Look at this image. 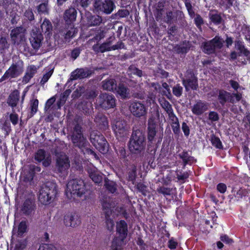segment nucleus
I'll list each match as a JSON object with an SVG mask.
<instances>
[{
	"label": "nucleus",
	"mask_w": 250,
	"mask_h": 250,
	"mask_svg": "<svg viewBox=\"0 0 250 250\" xmlns=\"http://www.w3.org/2000/svg\"><path fill=\"white\" fill-rule=\"evenodd\" d=\"M146 145V137L143 131L133 128L129 141L130 151L133 154H139L145 150Z\"/></svg>",
	"instance_id": "1"
},
{
	"label": "nucleus",
	"mask_w": 250,
	"mask_h": 250,
	"mask_svg": "<svg viewBox=\"0 0 250 250\" xmlns=\"http://www.w3.org/2000/svg\"><path fill=\"white\" fill-rule=\"evenodd\" d=\"M57 193L56 184L51 182H47L42 186L39 190V200L42 204H49L54 201Z\"/></svg>",
	"instance_id": "2"
},
{
	"label": "nucleus",
	"mask_w": 250,
	"mask_h": 250,
	"mask_svg": "<svg viewBox=\"0 0 250 250\" xmlns=\"http://www.w3.org/2000/svg\"><path fill=\"white\" fill-rule=\"evenodd\" d=\"M116 231L118 236L112 242L111 250H121L122 247L125 245V240L127 234V225L124 220L117 223Z\"/></svg>",
	"instance_id": "3"
},
{
	"label": "nucleus",
	"mask_w": 250,
	"mask_h": 250,
	"mask_svg": "<svg viewBox=\"0 0 250 250\" xmlns=\"http://www.w3.org/2000/svg\"><path fill=\"white\" fill-rule=\"evenodd\" d=\"M71 140L74 145L78 147L82 151L89 146L88 141L82 133V127L78 124H76L73 128Z\"/></svg>",
	"instance_id": "4"
},
{
	"label": "nucleus",
	"mask_w": 250,
	"mask_h": 250,
	"mask_svg": "<svg viewBox=\"0 0 250 250\" xmlns=\"http://www.w3.org/2000/svg\"><path fill=\"white\" fill-rule=\"evenodd\" d=\"M90 140L95 147L103 154L108 150L109 145L104 137L99 132L93 130L90 135Z\"/></svg>",
	"instance_id": "5"
},
{
	"label": "nucleus",
	"mask_w": 250,
	"mask_h": 250,
	"mask_svg": "<svg viewBox=\"0 0 250 250\" xmlns=\"http://www.w3.org/2000/svg\"><path fill=\"white\" fill-rule=\"evenodd\" d=\"M86 189L84 182L82 179H75L69 181L66 186V192L78 197H81L85 193Z\"/></svg>",
	"instance_id": "6"
},
{
	"label": "nucleus",
	"mask_w": 250,
	"mask_h": 250,
	"mask_svg": "<svg viewBox=\"0 0 250 250\" xmlns=\"http://www.w3.org/2000/svg\"><path fill=\"white\" fill-rule=\"evenodd\" d=\"M112 128L118 140L123 141L129 133V127L124 120H115L112 122Z\"/></svg>",
	"instance_id": "7"
},
{
	"label": "nucleus",
	"mask_w": 250,
	"mask_h": 250,
	"mask_svg": "<svg viewBox=\"0 0 250 250\" xmlns=\"http://www.w3.org/2000/svg\"><path fill=\"white\" fill-rule=\"evenodd\" d=\"M217 100L221 105L224 106L227 102L234 104L239 101L242 95L238 93H230L225 90H219L217 93Z\"/></svg>",
	"instance_id": "8"
},
{
	"label": "nucleus",
	"mask_w": 250,
	"mask_h": 250,
	"mask_svg": "<svg viewBox=\"0 0 250 250\" xmlns=\"http://www.w3.org/2000/svg\"><path fill=\"white\" fill-rule=\"evenodd\" d=\"M70 166V161L66 155L64 153H60L57 155L56 168L60 175L66 176L68 173Z\"/></svg>",
	"instance_id": "9"
},
{
	"label": "nucleus",
	"mask_w": 250,
	"mask_h": 250,
	"mask_svg": "<svg viewBox=\"0 0 250 250\" xmlns=\"http://www.w3.org/2000/svg\"><path fill=\"white\" fill-rule=\"evenodd\" d=\"M224 42L222 38L216 36L210 41L203 43V51L208 54L214 53L216 49L222 48Z\"/></svg>",
	"instance_id": "10"
},
{
	"label": "nucleus",
	"mask_w": 250,
	"mask_h": 250,
	"mask_svg": "<svg viewBox=\"0 0 250 250\" xmlns=\"http://www.w3.org/2000/svg\"><path fill=\"white\" fill-rule=\"evenodd\" d=\"M98 103L101 108L108 109L115 106L116 99L112 94L102 93L98 97Z\"/></svg>",
	"instance_id": "11"
},
{
	"label": "nucleus",
	"mask_w": 250,
	"mask_h": 250,
	"mask_svg": "<svg viewBox=\"0 0 250 250\" xmlns=\"http://www.w3.org/2000/svg\"><path fill=\"white\" fill-rule=\"evenodd\" d=\"M94 7L97 12H101L108 15L111 13L115 8V5L112 0H95L93 4Z\"/></svg>",
	"instance_id": "12"
},
{
	"label": "nucleus",
	"mask_w": 250,
	"mask_h": 250,
	"mask_svg": "<svg viewBox=\"0 0 250 250\" xmlns=\"http://www.w3.org/2000/svg\"><path fill=\"white\" fill-rule=\"evenodd\" d=\"M26 29L22 26L16 27L11 30L10 33L11 40L15 45H19L25 40Z\"/></svg>",
	"instance_id": "13"
},
{
	"label": "nucleus",
	"mask_w": 250,
	"mask_h": 250,
	"mask_svg": "<svg viewBox=\"0 0 250 250\" xmlns=\"http://www.w3.org/2000/svg\"><path fill=\"white\" fill-rule=\"evenodd\" d=\"M23 71L22 66L17 63H13L0 79V83L8 78H16L20 76Z\"/></svg>",
	"instance_id": "14"
},
{
	"label": "nucleus",
	"mask_w": 250,
	"mask_h": 250,
	"mask_svg": "<svg viewBox=\"0 0 250 250\" xmlns=\"http://www.w3.org/2000/svg\"><path fill=\"white\" fill-rule=\"evenodd\" d=\"M43 39L42 34L39 29L35 28L32 30L29 40L34 50L37 51L39 49L42 45Z\"/></svg>",
	"instance_id": "15"
},
{
	"label": "nucleus",
	"mask_w": 250,
	"mask_h": 250,
	"mask_svg": "<svg viewBox=\"0 0 250 250\" xmlns=\"http://www.w3.org/2000/svg\"><path fill=\"white\" fill-rule=\"evenodd\" d=\"M129 110L132 115L137 118L145 116L147 113L145 105L139 101L132 102L129 106Z\"/></svg>",
	"instance_id": "16"
},
{
	"label": "nucleus",
	"mask_w": 250,
	"mask_h": 250,
	"mask_svg": "<svg viewBox=\"0 0 250 250\" xmlns=\"http://www.w3.org/2000/svg\"><path fill=\"white\" fill-rule=\"evenodd\" d=\"M63 223L66 227L75 228L81 224V220L77 213L68 212L63 217Z\"/></svg>",
	"instance_id": "17"
},
{
	"label": "nucleus",
	"mask_w": 250,
	"mask_h": 250,
	"mask_svg": "<svg viewBox=\"0 0 250 250\" xmlns=\"http://www.w3.org/2000/svg\"><path fill=\"white\" fill-rule=\"evenodd\" d=\"M186 79L182 80L183 84L184 85L187 91L189 90V88L193 90H196L198 87V84L197 78L191 72H188V76Z\"/></svg>",
	"instance_id": "18"
},
{
	"label": "nucleus",
	"mask_w": 250,
	"mask_h": 250,
	"mask_svg": "<svg viewBox=\"0 0 250 250\" xmlns=\"http://www.w3.org/2000/svg\"><path fill=\"white\" fill-rule=\"evenodd\" d=\"M155 120V118L153 116L149 117L148 120L147 140L149 141L156 140V124Z\"/></svg>",
	"instance_id": "19"
},
{
	"label": "nucleus",
	"mask_w": 250,
	"mask_h": 250,
	"mask_svg": "<svg viewBox=\"0 0 250 250\" xmlns=\"http://www.w3.org/2000/svg\"><path fill=\"white\" fill-rule=\"evenodd\" d=\"M208 104L205 101L197 100L192 106V113L197 116H200L208 109Z\"/></svg>",
	"instance_id": "20"
},
{
	"label": "nucleus",
	"mask_w": 250,
	"mask_h": 250,
	"mask_svg": "<svg viewBox=\"0 0 250 250\" xmlns=\"http://www.w3.org/2000/svg\"><path fill=\"white\" fill-rule=\"evenodd\" d=\"M92 72L88 68H77L71 73V80L81 79L89 77Z\"/></svg>",
	"instance_id": "21"
},
{
	"label": "nucleus",
	"mask_w": 250,
	"mask_h": 250,
	"mask_svg": "<svg viewBox=\"0 0 250 250\" xmlns=\"http://www.w3.org/2000/svg\"><path fill=\"white\" fill-rule=\"evenodd\" d=\"M117 82L111 77L106 79L101 82V87L104 90L114 92L116 89Z\"/></svg>",
	"instance_id": "22"
},
{
	"label": "nucleus",
	"mask_w": 250,
	"mask_h": 250,
	"mask_svg": "<svg viewBox=\"0 0 250 250\" xmlns=\"http://www.w3.org/2000/svg\"><path fill=\"white\" fill-rule=\"evenodd\" d=\"M35 208V202L30 199H27L24 202L21 210L24 214L29 215L34 212Z\"/></svg>",
	"instance_id": "23"
},
{
	"label": "nucleus",
	"mask_w": 250,
	"mask_h": 250,
	"mask_svg": "<svg viewBox=\"0 0 250 250\" xmlns=\"http://www.w3.org/2000/svg\"><path fill=\"white\" fill-rule=\"evenodd\" d=\"M87 172L90 178L94 183L99 184L102 181V175L95 167L93 166H89L87 168Z\"/></svg>",
	"instance_id": "24"
},
{
	"label": "nucleus",
	"mask_w": 250,
	"mask_h": 250,
	"mask_svg": "<svg viewBox=\"0 0 250 250\" xmlns=\"http://www.w3.org/2000/svg\"><path fill=\"white\" fill-rule=\"evenodd\" d=\"M86 24L88 27L98 26L103 21L102 18L98 15H93L90 13L86 14Z\"/></svg>",
	"instance_id": "25"
},
{
	"label": "nucleus",
	"mask_w": 250,
	"mask_h": 250,
	"mask_svg": "<svg viewBox=\"0 0 250 250\" xmlns=\"http://www.w3.org/2000/svg\"><path fill=\"white\" fill-rule=\"evenodd\" d=\"M77 11L75 8L70 7L66 9L63 15L64 20L67 22H72L76 20Z\"/></svg>",
	"instance_id": "26"
},
{
	"label": "nucleus",
	"mask_w": 250,
	"mask_h": 250,
	"mask_svg": "<svg viewBox=\"0 0 250 250\" xmlns=\"http://www.w3.org/2000/svg\"><path fill=\"white\" fill-rule=\"evenodd\" d=\"M37 72V68L34 65L29 66L24 76L22 78V83H28L32 78L35 75Z\"/></svg>",
	"instance_id": "27"
},
{
	"label": "nucleus",
	"mask_w": 250,
	"mask_h": 250,
	"mask_svg": "<svg viewBox=\"0 0 250 250\" xmlns=\"http://www.w3.org/2000/svg\"><path fill=\"white\" fill-rule=\"evenodd\" d=\"M20 98V93L17 90H14L9 96L7 99L8 104L13 108L18 104Z\"/></svg>",
	"instance_id": "28"
},
{
	"label": "nucleus",
	"mask_w": 250,
	"mask_h": 250,
	"mask_svg": "<svg viewBox=\"0 0 250 250\" xmlns=\"http://www.w3.org/2000/svg\"><path fill=\"white\" fill-rule=\"evenodd\" d=\"M190 46V43L188 42L185 41L175 45L173 49L177 54H186L188 51Z\"/></svg>",
	"instance_id": "29"
},
{
	"label": "nucleus",
	"mask_w": 250,
	"mask_h": 250,
	"mask_svg": "<svg viewBox=\"0 0 250 250\" xmlns=\"http://www.w3.org/2000/svg\"><path fill=\"white\" fill-rule=\"evenodd\" d=\"M78 108L86 115H90L93 111L92 104L88 101L82 102L78 105Z\"/></svg>",
	"instance_id": "30"
},
{
	"label": "nucleus",
	"mask_w": 250,
	"mask_h": 250,
	"mask_svg": "<svg viewBox=\"0 0 250 250\" xmlns=\"http://www.w3.org/2000/svg\"><path fill=\"white\" fill-rule=\"evenodd\" d=\"M94 121L103 130H105L108 126V122L107 118L102 114H99L97 115L94 119Z\"/></svg>",
	"instance_id": "31"
},
{
	"label": "nucleus",
	"mask_w": 250,
	"mask_h": 250,
	"mask_svg": "<svg viewBox=\"0 0 250 250\" xmlns=\"http://www.w3.org/2000/svg\"><path fill=\"white\" fill-rule=\"evenodd\" d=\"M115 91L122 99H125L128 97L129 89L123 83H119Z\"/></svg>",
	"instance_id": "32"
},
{
	"label": "nucleus",
	"mask_w": 250,
	"mask_h": 250,
	"mask_svg": "<svg viewBox=\"0 0 250 250\" xmlns=\"http://www.w3.org/2000/svg\"><path fill=\"white\" fill-rule=\"evenodd\" d=\"M115 40L114 37L109 38L105 42L103 43L100 45V50L101 53H104L106 51H111V44Z\"/></svg>",
	"instance_id": "33"
},
{
	"label": "nucleus",
	"mask_w": 250,
	"mask_h": 250,
	"mask_svg": "<svg viewBox=\"0 0 250 250\" xmlns=\"http://www.w3.org/2000/svg\"><path fill=\"white\" fill-rule=\"evenodd\" d=\"M235 47L236 50L239 51V52L238 53L239 56H241L242 54L246 57H249L250 56V51L245 48L242 42L240 41L236 42Z\"/></svg>",
	"instance_id": "34"
},
{
	"label": "nucleus",
	"mask_w": 250,
	"mask_h": 250,
	"mask_svg": "<svg viewBox=\"0 0 250 250\" xmlns=\"http://www.w3.org/2000/svg\"><path fill=\"white\" fill-rule=\"evenodd\" d=\"M179 156L182 159L185 165L191 164L195 162L194 158L190 156L187 151H183L179 154Z\"/></svg>",
	"instance_id": "35"
},
{
	"label": "nucleus",
	"mask_w": 250,
	"mask_h": 250,
	"mask_svg": "<svg viewBox=\"0 0 250 250\" xmlns=\"http://www.w3.org/2000/svg\"><path fill=\"white\" fill-rule=\"evenodd\" d=\"M159 103L162 107L165 110L168 115L173 112L171 104L165 99L163 98L159 100Z\"/></svg>",
	"instance_id": "36"
},
{
	"label": "nucleus",
	"mask_w": 250,
	"mask_h": 250,
	"mask_svg": "<svg viewBox=\"0 0 250 250\" xmlns=\"http://www.w3.org/2000/svg\"><path fill=\"white\" fill-rule=\"evenodd\" d=\"M41 29L43 32L47 33L48 35L50 34L52 31V25L50 21L45 19L41 25Z\"/></svg>",
	"instance_id": "37"
},
{
	"label": "nucleus",
	"mask_w": 250,
	"mask_h": 250,
	"mask_svg": "<svg viewBox=\"0 0 250 250\" xmlns=\"http://www.w3.org/2000/svg\"><path fill=\"white\" fill-rule=\"evenodd\" d=\"M103 209L105 216H110L112 214L111 204L109 200H104L102 203Z\"/></svg>",
	"instance_id": "38"
},
{
	"label": "nucleus",
	"mask_w": 250,
	"mask_h": 250,
	"mask_svg": "<svg viewBox=\"0 0 250 250\" xmlns=\"http://www.w3.org/2000/svg\"><path fill=\"white\" fill-rule=\"evenodd\" d=\"M77 33V30L74 28L72 25L67 28L66 32L64 33V39L66 41L70 40V39L73 38Z\"/></svg>",
	"instance_id": "39"
},
{
	"label": "nucleus",
	"mask_w": 250,
	"mask_h": 250,
	"mask_svg": "<svg viewBox=\"0 0 250 250\" xmlns=\"http://www.w3.org/2000/svg\"><path fill=\"white\" fill-rule=\"evenodd\" d=\"M175 13L171 10L166 12L165 15L163 18V21L167 23H171L175 21Z\"/></svg>",
	"instance_id": "40"
},
{
	"label": "nucleus",
	"mask_w": 250,
	"mask_h": 250,
	"mask_svg": "<svg viewBox=\"0 0 250 250\" xmlns=\"http://www.w3.org/2000/svg\"><path fill=\"white\" fill-rule=\"evenodd\" d=\"M128 72H129V74H133L139 77L144 76L143 71L137 68L134 65H131L129 66Z\"/></svg>",
	"instance_id": "41"
},
{
	"label": "nucleus",
	"mask_w": 250,
	"mask_h": 250,
	"mask_svg": "<svg viewBox=\"0 0 250 250\" xmlns=\"http://www.w3.org/2000/svg\"><path fill=\"white\" fill-rule=\"evenodd\" d=\"M104 182V186L108 191L112 193L116 192L117 190L116 185L114 182L105 179Z\"/></svg>",
	"instance_id": "42"
},
{
	"label": "nucleus",
	"mask_w": 250,
	"mask_h": 250,
	"mask_svg": "<svg viewBox=\"0 0 250 250\" xmlns=\"http://www.w3.org/2000/svg\"><path fill=\"white\" fill-rule=\"evenodd\" d=\"M157 149L156 140L153 141H148L147 152L151 155H154Z\"/></svg>",
	"instance_id": "43"
},
{
	"label": "nucleus",
	"mask_w": 250,
	"mask_h": 250,
	"mask_svg": "<svg viewBox=\"0 0 250 250\" xmlns=\"http://www.w3.org/2000/svg\"><path fill=\"white\" fill-rule=\"evenodd\" d=\"M132 95L134 98L141 100L145 99L146 97L145 90L141 88L138 89V87L133 91Z\"/></svg>",
	"instance_id": "44"
},
{
	"label": "nucleus",
	"mask_w": 250,
	"mask_h": 250,
	"mask_svg": "<svg viewBox=\"0 0 250 250\" xmlns=\"http://www.w3.org/2000/svg\"><path fill=\"white\" fill-rule=\"evenodd\" d=\"M209 18L211 21L214 24L218 25L222 22V19L220 14L215 13H210Z\"/></svg>",
	"instance_id": "45"
},
{
	"label": "nucleus",
	"mask_w": 250,
	"mask_h": 250,
	"mask_svg": "<svg viewBox=\"0 0 250 250\" xmlns=\"http://www.w3.org/2000/svg\"><path fill=\"white\" fill-rule=\"evenodd\" d=\"M70 93L71 91L68 89L65 90L62 94H61L60 96V101H58L57 102L59 108H60L61 104H64Z\"/></svg>",
	"instance_id": "46"
},
{
	"label": "nucleus",
	"mask_w": 250,
	"mask_h": 250,
	"mask_svg": "<svg viewBox=\"0 0 250 250\" xmlns=\"http://www.w3.org/2000/svg\"><path fill=\"white\" fill-rule=\"evenodd\" d=\"M39 105V101L37 99H33L30 100V106L31 109V114L32 115L35 114L37 110Z\"/></svg>",
	"instance_id": "47"
},
{
	"label": "nucleus",
	"mask_w": 250,
	"mask_h": 250,
	"mask_svg": "<svg viewBox=\"0 0 250 250\" xmlns=\"http://www.w3.org/2000/svg\"><path fill=\"white\" fill-rule=\"evenodd\" d=\"M45 157V151L42 149H39L35 154V159L39 162L43 161Z\"/></svg>",
	"instance_id": "48"
},
{
	"label": "nucleus",
	"mask_w": 250,
	"mask_h": 250,
	"mask_svg": "<svg viewBox=\"0 0 250 250\" xmlns=\"http://www.w3.org/2000/svg\"><path fill=\"white\" fill-rule=\"evenodd\" d=\"M37 11L39 14H48L49 13L48 4L40 3L37 7Z\"/></svg>",
	"instance_id": "49"
},
{
	"label": "nucleus",
	"mask_w": 250,
	"mask_h": 250,
	"mask_svg": "<svg viewBox=\"0 0 250 250\" xmlns=\"http://www.w3.org/2000/svg\"><path fill=\"white\" fill-rule=\"evenodd\" d=\"M172 188L161 186L157 188V191L164 196L170 195L171 194Z\"/></svg>",
	"instance_id": "50"
},
{
	"label": "nucleus",
	"mask_w": 250,
	"mask_h": 250,
	"mask_svg": "<svg viewBox=\"0 0 250 250\" xmlns=\"http://www.w3.org/2000/svg\"><path fill=\"white\" fill-rule=\"evenodd\" d=\"M27 225L25 221H21L18 226V235L21 236L26 231Z\"/></svg>",
	"instance_id": "51"
},
{
	"label": "nucleus",
	"mask_w": 250,
	"mask_h": 250,
	"mask_svg": "<svg viewBox=\"0 0 250 250\" xmlns=\"http://www.w3.org/2000/svg\"><path fill=\"white\" fill-rule=\"evenodd\" d=\"M235 1H236V0H219V4L221 6L228 9L233 5Z\"/></svg>",
	"instance_id": "52"
},
{
	"label": "nucleus",
	"mask_w": 250,
	"mask_h": 250,
	"mask_svg": "<svg viewBox=\"0 0 250 250\" xmlns=\"http://www.w3.org/2000/svg\"><path fill=\"white\" fill-rule=\"evenodd\" d=\"M53 69H48L46 72L43 75L42 80H41L40 83L41 85H44L50 78L53 74Z\"/></svg>",
	"instance_id": "53"
},
{
	"label": "nucleus",
	"mask_w": 250,
	"mask_h": 250,
	"mask_svg": "<svg viewBox=\"0 0 250 250\" xmlns=\"http://www.w3.org/2000/svg\"><path fill=\"white\" fill-rule=\"evenodd\" d=\"M110 216H105V223L107 229L109 231H112L114 227V222L112 219L110 218Z\"/></svg>",
	"instance_id": "54"
},
{
	"label": "nucleus",
	"mask_w": 250,
	"mask_h": 250,
	"mask_svg": "<svg viewBox=\"0 0 250 250\" xmlns=\"http://www.w3.org/2000/svg\"><path fill=\"white\" fill-rule=\"evenodd\" d=\"M183 88L179 84H177L172 88L173 94L177 97H180L183 93Z\"/></svg>",
	"instance_id": "55"
},
{
	"label": "nucleus",
	"mask_w": 250,
	"mask_h": 250,
	"mask_svg": "<svg viewBox=\"0 0 250 250\" xmlns=\"http://www.w3.org/2000/svg\"><path fill=\"white\" fill-rule=\"evenodd\" d=\"M212 145L217 148L221 149L223 147L222 143L218 137L214 136L211 138Z\"/></svg>",
	"instance_id": "56"
},
{
	"label": "nucleus",
	"mask_w": 250,
	"mask_h": 250,
	"mask_svg": "<svg viewBox=\"0 0 250 250\" xmlns=\"http://www.w3.org/2000/svg\"><path fill=\"white\" fill-rule=\"evenodd\" d=\"M136 177V167L134 166L132 170L129 172L128 174V180L132 182L133 184L134 181L135 180Z\"/></svg>",
	"instance_id": "57"
},
{
	"label": "nucleus",
	"mask_w": 250,
	"mask_h": 250,
	"mask_svg": "<svg viewBox=\"0 0 250 250\" xmlns=\"http://www.w3.org/2000/svg\"><path fill=\"white\" fill-rule=\"evenodd\" d=\"M9 47V44L8 43L5 37H1L0 38V49L5 50L8 49Z\"/></svg>",
	"instance_id": "58"
},
{
	"label": "nucleus",
	"mask_w": 250,
	"mask_h": 250,
	"mask_svg": "<svg viewBox=\"0 0 250 250\" xmlns=\"http://www.w3.org/2000/svg\"><path fill=\"white\" fill-rule=\"evenodd\" d=\"M136 188L137 189L144 195H146L148 192L146 186L143 183H138L136 185Z\"/></svg>",
	"instance_id": "59"
},
{
	"label": "nucleus",
	"mask_w": 250,
	"mask_h": 250,
	"mask_svg": "<svg viewBox=\"0 0 250 250\" xmlns=\"http://www.w3.org/2000/svg\"><path fill=\"white\" fill-rule=\"evenodd\" d=\"M26 246V242L25 240H22L19 241L17 242L15 245V250H22L25 248Z\"/></svg>",
	"instance_id": "60"
},
{
	"label": "nucleus",
	"mask_w": 250,
	"mask_h": 250,
	"mask_svg": "<svg viewBox=\"0 0 250 250\" xmlns=\"http://www.w3.org/2000/svg\"><path fill=\"white\" fill-rule=\"evenodd\" d=\"M208 119L211 122H217L219 120V114L215 111H210L208 113Z\"/></svg>",
	"instance_id": "61"
},
{
	"label": "nucleus",
	"mask_w": 250,
	"mask_h": 250,
	"mask_svg": "<svg viewBox=\"0 0 250 250\" xmlns=\"http://www.w3.org/2000/svg\"><path fill=\"white\" fill-rule=\"evenodd\" d=\"M195 24L198 28H201V25L203 24L204 21L203 18L199 14L196 15V17L194 19Z\"/></svg>",
	"instance_id": "62"
},
{
	"label": "nucleus",
	"mask_w": 250,
	"mask_h": 250,
	"mask_svg": "<svg viewBox=\"0 0 250 250\" xmlns=\"http://www.w3.org/2000/svg\"><path fill=\"white\" fill-rule=\"evenodd\" d=\"M247 191L246 189L240 188L239 189L235 194V197L238 200L241 199L243 196H246Z\"/></svg>",
	"instance_id": "63"
},
{
	"label": "nucleus",
	"mask_w": 250,
	"mask_h": 250,
	"mask_svg": "<svg viewBox=\"0 0 250 250\" xmlns=\"http://www.w3.org/2000/svg\"><path fill=\"white\" fill-rule=\"evenodd\" d=\"M38 250H57L56 248L52 245L42 244L41 245Z\"/></svg>",
	"instance_id": "64"
}]
</instances>
